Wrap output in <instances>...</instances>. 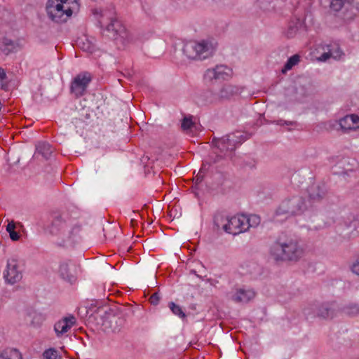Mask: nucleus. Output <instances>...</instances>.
Instances as JSON below:
<instances>
[{
  "label": "nucleus",
  "instance_id": "nucleus-24",
  "mask_svg": "<svg viewBox=\"0 0 359 359\" xmlns=\"http://www.w3.org/2000/svg\"><path fill=\"white\" fill-rule=\"evenodd\" d=\"M215 69L219 79H225L231 72V69L225 65H217Z\"/></svg>",
  "mask_w": 359,
  "mask_h": 359
},
{
  "label": "nucleus",
  "instance_id": "nucleus-8",
  "mask_svg": "<svg viewBox=\"0 0 359 359\" xmlns=\"http://www.w3.org/2000/svg\"><path fill=\"white\" fill-rule=\"evenodd\" d=\"M249 229L247 217L244 215L229 217L224 225V231L228 233L237 235Z\"/></svg>",
  "mask_w": 359,
  "mask_h": 359
},
{
  "label": "nucleus",
  "instance_id": "nucleus-49",
  "mask_svg": "<svg viewBox=\"0 0 359 359\" xmlns=\"http://www.w3.org/2000/svg\"><path fill=\"white\" fill-rule=\"evenodd\" d=\"M155 278L157 280V271L155 273Z\"/></svg>",
  "mask_w": 359,
  "mask_h": 359
},
{
  "label": "nucleus",
  "instance_id": "nucleus-33",
  "mask_svg": "<svg viewBox=\"0 0 359 359\" xmlns=\"http://www.w3.org/2000/svg\"><path fill=\"white\" fill-rule=\"evenodd\" d=\"M205 78L210 81H212V79H219L215 68L208 69L205 73Z\"/></svg>",
  "mask_w": 359,
  "mask_h": 359
},
{
  "label": "nucleus",
  "instance_id": "nucleus-27",
  "mask_svg": "<svg viewBox=\"0 0 359 359\" xmlns=\"http://www.w3.org/2000/svg\"><path fill=\"white\" fill-rule=\"evenodd\" d=\"M43 357L45 359H62V356L59 354L58 351L54 348H50L46 350L43 353Z\"/></svg>",
  "mask_w": 359,
  "mask_h": 359
},
{
  "label": "nucleus",
  "instance_id": "nucleus-7",
  "mask_svg": "<svg viewBox=\"0 0 359 359\" xmlns=\"http://www.w3.org/2000/svg\"><path fill=\"white\" fill-rule=\"evenodd\" d=\"M91 81L92 75L88 72L77 74L71 83L70 93L76 98L83 96Z\"/></svg>",
  "mask_w": 359,
  "mask_h": 359
},
{
  "label": "nucleus",
  "instance_id": "nucleus-43",
  "mask_svg": "<svg viewBox=\"0 0 359 359\" xmlns=\"http://www.w3.org/2000/svg\"><path fill=\"white\" fill-rule=\"evenodd\" d=\"M131 225L135 226L137 224V219L136 218H132L130 220Z\"/></svg>",
  "mask_w": 359,
  "mask_h": 359
},
{
  "label": "nucleus",
  "instance_id": "nucleus-14",
  "mask_svg": "<svg viewBox=\"0 0 359 359\" xmlns=\"http://www.w3.org/2000/svg\"><path fill=\"white\" fill-rule=\"evenodd\" d=\"M336 305L334 302H326L320 304L317 309L316 313L317 316L323 318H333L335 315Z\"/></svg>",
  "mask_w": 359,
  "mask_h": 359
},
{
  "label": "nucleus",
  "instance_id": "nucleus-6",
  "mask_svg": "<svg viewBox=\"0 0 359 359\" xmlns=\"http://www.w3.org/2000/svg\"><path fill=\"white\" fill-rule=\"evenodd\" d=\"M183 53L188 58L192 60H204L214 53L212 45L205 41L201 42L191 41L184 44Z\"/></svg>",
  "mask_w": 359,
  "mask_h": 359
},
{
  "label": "nucleus",
  "instance_id": "nucleus-2",
  "mask_svg": "<svg viewBox=\"0 0 359 359\" xmlns=\"http://www.w3.org/2000/svg\"><path fill=\"white\" fill-rule=\"evenodd\" d=\"M304 254V248L297 238L279 235L269 248V257L276 263L297 262Z\"/></svg>",
  "mask_w": 359,
  "mask_h": 359
},
{
  "label": "nucleus",
  "instance_id": "nucleus-28",
  "mask_svg": "<svg viewBox=\"0 0 359 359\" xmlns=\"http://www.w3.org/2000/svg\"><path fill=\"white\" fill-rule=\"evenodd\" d=\"M118 323L121 325L123 323V319L116 316H113L109 319V323H110V327L112 332H115L120 330V326L117 325Z\"/></svg>",
  "mask_w": 359,
  "mask_h": 359
},
{
  "label": "nucleus",
  "instance_id": "nucleus-48",
  "mask_svg": "<svg viewBox=\"0 0 359 359\" xmlns=\"http://www.w3.org/2000/svg\"><path fill=\"white\" fill-rule=\"evenodd\" d=\"M100 13L97 9L93 10V14L97 15Z\"/></svg>",
  "mask_w": 359,
  "mask_h": 359
},
{
  "label": "nucleus",
  "instance_id": "nucleus-50",
  "mask_svg": "<svg viewBox=\"0 0 359 359\" xmlns=\"http://www.w3.org/2000/svg\"><path fill=\"white\" fill-rule=\"evenodd\" d=\"M100 13L101 16H103V15H104V14H102V11H100Z\"/></svg>",
  "mask_w": 359,
  "mask_h": 359
},
{
  "label": "nucleus",
  "instance_id": "nucleus-21",
  "mask_svg": "<svg viewBox=\"0 0 359 359\" xmlns=\"http://www.w3.org/2000/svg\"><path fill=\"white\" fill-rule=\"evenodd\" d=\"M21 353L15 348H6L0 353V359H21Z\"/></svg>",
  "mask_w": 359,
  "mask_h": 359
},
{
  "label": "nucleus",
  "instance_id": "nucleus-15",
  "mask_svg": "<svg viewBox=\"0 0 359 359\" xmlns=\"http://www.w3.org/2000/svg\"><path fill=\"white\" fill-rule=\"evenodd\" d=\"M255 296V292L252 290L241 288L237 290L231 299L237 303H247L252 299Z\"/></svg>",
  "mask_w": 359,
  "mask_h": 359
},
{
  "label": "nucleus",
  "instance_id": "nucleus-10",
  "mask_svg": "<svg viewBox=\"0 0 359 359\" xmlns=\"http://www.w3.org/2000/svg\"><path fill=\"white\" fill-rule=\"evenodd\" d=\"M104 32L110 39L117 40L118 38L125 39L127 33L125 27L116 19H111V22L107 25Z\"/></svg>",
  "mask_w": 359,
  "mask_h": 359
},
{
  "label": "nucleus",
  "instance_id": "nucleus-16",
  "mask_svg": "<svg viewBox=\"0 0 359 359\" xmlns=\"http://www.w3.org/2000/svg\"><path fill=\"white\" fill-rule=\"evenodd\" d=\"M342 55L343 52L340 48L339 44L333 43L328 46L327 52L323 53L319 57V60L323 62L326 61L330 57H332L335 60H339L340 59Z\"/></svg>",
  "mask_w": 359,
  "mask_h": 359
},
{
  "label": "nucleus",
  "instance_id": "nucleus-25",
  "mask_svg": "<svg viewBox=\"0 0 359 359\" xmlns=\"http://www.w3.org/2000/svg\"><path fill=\"white\" fill-rule=\"evenodd\" d=\"M299 62V56L298 55H294L291 56L284 65L282 69L283 73H285L287 71L291 69L294 65Z\"/></svg>",
  "mask_w": 359,
  "mask_h": 359
},
{
  "label": "nucleus",
  "instance_id": "nucleus-18",
  "mask_svg": "<svg viewBox=\"0 0 359 359\" xmlns=\"http://www.w3.org/2000/svg\"><path fill=\"white\" fill-rule=\"evenodd\" d=\"M36 150L38 154H41L45 159H49L53 149L52 146L46 142H40L36 145Z\"/></svg>",
  "mask_w": 359,
  "mask_h": 359
},
{
  "label": "nucleus",
  "instance_id": "nucleus-12",
  "mask_svg": "<svg viewBox=\"0 0 359 359\" xmlns=\"http://www.w3.org/2000/svg\"><path fill=\"white\" fill-rule=\"evenodd\" d=\"M76 318L74 316L63 318L54 325V330L57 337L66 333L74 324Z\"/></svg>",
  "mask_w": 359,
  "mask_h": 359
},
{
  "label": "nucleus",
  "instance_id": "nucleus-39",
  "mask_svg": "<svg viewBox=\"0 0 359 359\" xmlns=\"http://www.w3.org/2000/svg\"><path fill=\"white\" fill-rule=\"evenodd\" d=\"M149 302L151 305L154 306L157 305V292L152 294V295L149 298Z\"/></svg>",
  "mask_w": 359,
  "mask_h": 359
},
{
  "label": "nucleus",
  "instance_id": "nucleus-3",
  "mask_svg": "<svg viewBox=\"0 0 359 359\" xmlns=\"http://www.w3.org/2000/svg\"><path fill=\"white\" fill-rule=\"evenodd\" d=\"M46 9L52 21L62 23L79 11V4L78 0H48Z\"/></svg>",
  "mask_w": 359,
  "mask_h": 359
},
{
  "label": "nucleus",
  "instance_id": "nucleus-22",
  "mask_svg": "<svg viewBox=\"0 0 359 359\" xmlns=\"http://www.w3.org/2000/svg\"><path fill=\"white\" fill-rule=\"evenodd\" d=\"M342 312L349 316H356L359 315V304H348L342 308Z\"/></svg>",
  "mask_w": 359,
  "mask_h": 359
},
{
  "label": "nucleus",
  "instance_id": "nucleus-31",
  "mask_svg": "<svg viewBox=\"0 0 359 359\" xmlns=\"http://www.w3.org/2000/svg\"><path fill=\"white\" fill-rule=\"evenodd\" d=\"M6 79L7 76L5 70L0 68V88L1 89H5L8 86L6 83Z\"/></svg>",
  "mask_w": 359,
  "mask_h": 359
},
{
  "label": "nucleus",
  "instance_id": "nucleus-5",
  "mask_svg": "<svg viewBox=\"0 0 359 359\" xmlns=\"http://www.w3.org/2000/svg\"><path fill=\"white\" fill-rule=\"evenodd\" d=\"M306 209L305 199L300 196H294L285 199L281 202L277 210L276 215H285L286 217L301 215Z\"/></svg>",
  "mask_w": 359,
  "mask_h": 359
},
{
  "label": "nucleus",
  "instance_id": "nucleus-29",
  "mask_svg": "<svg viewBox=\"0 0 359 359\" xmlns=\"http://www.w3.org/2000/svg\"><path fill=\"white\" fill-rule=\"evenodd\" d=\"M195 126L194 123L192 121V116H190L189 117L185 116L182 121L181 127L183 130H187L191 129L193 127Z\"/></svg>",
  "mask_w": 359,
  "mask_h": 359
},
{
  "label": "nucleus",
  "instance_id": "nucleus-9",
  "mask_svg": "<svg viewBox=\"0 0 359 359\" xmlns=\"http://www.w3.org/2000/svg\"><path fill=\"white\" fill-rule=\"evenodd\" d=\"M4 277L6 282L11 285L19 282L22 279V271L19 269L18 261L15 259L13 258L8 260Z\"/></svg>",
  "mask_w": 359,
  "mask_h": 359
},
{
  "label": "nucleus",
  "instance_id": "nucleus-34",
  "mask_svg": "<svg viewBox=\"0 0 359 359\" xmlns=\"http://www.w3.org/2000/svg\"><path fill=\"white\" fill-rule=\"evenodd\" d=\"M276 124L278 126H297V123L296 121H284L283 119H278L277 121H274Z\"/></svg>",
  "mask_w": 359,
  "mask_h": 359
},
{
  "label": "nucleus",
  "instance_id": "nucleus-30",
  "mask_svg": "<svg viewBox=\"0 0 359 359\" xmlns=\"http://www.w3.org/2000/svg\"><path fill=\"white\" fill-rule=\"evenodd\" d=\"M170 309L172 311V313L177 316H178L181 318H184L186 317V315L184 312L182 311V308L179 306L175 304L173 302L170 303Z\"/></svg>",
  "mask_w": 359,
  "mask_h": 359
},
{
  "label": "nucleus",
  "instance_id": "nucleus-17",
  "mask_svg": "<svg viewBox=\"0 0 359 359\" xmlns=\"http://www.w3.org/2000/svg\"><path fill=\"white\" fill-rule=\"evenodd\" d=\"M59 273L60 277L65 280L73 283L76 281V278L74 273L69 269V264L66 262H62L59 268Z\"/></svg>",
  "mask_w": 359,
  "mask_h": 359
},
{
  "label": "nucleus",
  "instance_id": "nucleus-1",
  "mask_svg": "<svg viewBox=\"0 0 359 359\" xmlns=\"http://www.w3.org/2000/svg\"><path fill=\"white\" fill-rule=\"evenodd\" d=\"M46 230L54 238L56 245L67 247L72 244L79 236L81 226L74 223L67 215L54 213Z\"/></svg>",
  "mask_w": 359,
  "mask_h": 359
},
{
  "label": "nucleus",
  "instance_id": "nucleus-51",
  "mask_svg": "<svg viewBox=\"0 0 359 359\" xmlns=\"http://www.w3.org/2000/svg\"><path fill=\"white\" fill-rule=\"evenodd\" d=\"M358 359H359V358H358Z\"/></svg>",
  "mask_w": 359,
  "mask_h": 359
},
{
  "label": "nucleus",
  "instance_id": "nucleus-20",
  "mask_svg": "<svg viewBox=\"0 0 359 359\" xmlns=\"http://www.w3.org/2000/svg\"><path fill=\"white\" fill-rule=\"evenodd\" d=\"M353 0H330V8L334 12L340 11L343 8L351 6Z\"/></svg>",
  "mask_w": 359,
  "mask_h": 359
},
{
  "label": "nucleus",
  "instance_id": "nucleus-42",
  "mask_svg": "<svg viewBox=\"0 0 359 359\" xmlns=\"http://www.w3.org/2000/svg\"><path fill=\"white\" fill-rule=\"evenodd\" d=\"M82 48L84 50L88 51V52H92L93 50V48L91 46H90L89 44H88L86 48L83 47Z\"/></svg>",
  "mask_w": 359,
  "mask_h": 359
},
{
  "label": "nucleus",
  "instance_id": "nucleus-40",
  "mask_svg": "<svg viewBox=\"0 0 359 359\" xmlns=\"http://www.w3.org/2000/svg\"><path fill=\"white\" fill-rule=\"evenodd\" d=\"M9 233V236L11 239L13 241H17L20 238L19 233L15 231H11Z\"/></svg>",
  "mask_w": 359,
  "mask_h": 359
},
{
  "label": "nucleus",
  "instance_id": "nucleus-38",
  "mask_svg": "<svg viewBox=\"0 0 359 359\" xmlns=\"http://www.w3.org/2000/svg\"><path fill=\"white\" fill-rule=\"evenodd\" d=\"M351 270L353 273L359 276V257L356 259V261L351 266Z\"/></svg>",
  "mask_w": 359,
  "mask_h": 359
},
{
  "label": "nucleus",
  "instance_id": "nucleus-46",
  "mask_svg": "<svg viewBox=\"0 0 359 359\" xmlns=\"http://www.w3.org/2000/svg\"><path fill=\"white\" fill-rule=\"evenodd\" d=\"M160 181H161V182L162 183V184H165V180H164V179H163L160 175H158V183L160 182Z\"/></svg>",
  "mask_w": 359,
  "mask_h": 359
},
{
  "label": "nucleus",
  "instance_id": "nucleus-41",
  "mask_svg": "<svg viewBox=\"0 0 359 359\" xmlns=\"http://www.w3.org/2000/svg\"><path fill=\"white\" fill-rule=\"evenodd\" d=\"M15 224L13 221H11L6 226V231L8 232H10L11 231H15Z\"/></svg>",
  "mask_w": 359,
  "mask_h": 359
},
{
  "label": "nucleus",
  "instance_id": "nucleus-26",
  "mask_svg": "<svg viewBox=\"0 0 359 359\" xmlns=\"http://www.w3.org/2000/svg\"><path fill=\"white\" fill-rule=\"evenodd\" d=\"M340 128L344 131L351 130H355L353 125L352 124V121L349 119L348 116H346L341 118L339 121Z\"/></svg>",
  "mask_w": 359,
  "mask_h": 359
},
{
  "label": "nucleus",
  "instance_id": "nucleus-47",
  "mask_svg": "<svg viewBox=\"0 0 359 359\" xmlns=\"http://www.w3.org/2000/svg\"><path fill=\"white\" fill-rule=\"evenodd\" d=\"M145 158H147V160H148V161H149V160H150V158H149L148 156H146V157H145V156H144V157L142 158V161L143 163H144V160H145Z\"/></svg>",
  "mask_w": 359,
  "mask_h": 359
},
{
  "label": "nucleus",
  "instance_id": "nucleus-4",
  "mask_svg": "<svg viewBox=\"0 0 359 359\" xmlns=\"http://www.w3.org/2000/svg\"><path fill=\"white\" fill-rule=\"evenodd\" d=\"M248 138L247 135L236 131L221 138L214 137L212 140V144L219 149L224 156L232 158L236 147Z\"/></svg>",
  "mask_w": 359,
  "mask_h": 359
},
{
  "label": "nucleus",
  "instance_id": "nucleus-32",
  "mask_svg": "<svg viewBox=\"0 0 359 359\" xmlns=\"http://www.w3.org/2000/svg\"><path fill=\"white\" fill-rule=\"evenodd\" d=\"M248 224L250 226H256L260 222V218L256 215H252L250 217H247Z\"/></svg>",
  "mask_w": 359,
  "mask_h": 359
},
{
  "label": "nucleus",
  "instance_id": "nucleus-45",
  "mask_svg": "<svg viewBox=\"0 0 359 359\" xmlns=\"http://www.w3.org/2000/svg\"><path fill=\"white\" fill-rule=\"evenodd\" d=\"M201 172V171H200V172H199V173H198V174L197 175V176H196V180H197V181H201V180H202L203 177L200 175Z\"/></svg>",
  "mask_w": 359,
  "mask_h": 359
},
{
  "label": "nucleus",
  "instance_id": "nucleus-44",
  "mask_svg": "<svg viewBox=\"0 0 359 359\" xmlns=\"http://www.w3.org/2000/svg\"><path fill=\"white\" fill-rule=\"evenodd\" d=\"M147 4L144 3L142 4V8L144 10V11L148 13L149 8H147Z\"/></svg>",
  "mask_w": 359,
  "mask_h": 359
},
{
  "label": "nucleus",
  "instance_id": "nucleus-19",
  "mask_svg": "<svg viewBox=\"0 0 359 359\" xmlns=\"http://www.w3.org/2000/svg\"><path fill=\"white\" fill-rule=\"evenodd\" d=\"M0 48L4 54L8 55L15 50V44L11 39L4 37L0 42Z\"/></svg>",
  "mask_w": 359,
  "mask_h": 359
},
{
  "label": "nucleus",
  "instance_id": "nucleus-23",
  "mask_svg": "<svg viewBox=\"0 0 359 359\" xmlns=\"http://www.w3.org/2000/svg\"><path fill=\"white\" fill-rule=\"evenodd\" d=\"M229 219V217L225 215L224 213L217 212L214 217V224L217 228V229L222 228L224 230V225L226 222H227Z\"/></svg>",
  "mask_w": 359,
  "mask_h": 359
},
{
  "label": "nucleus",
  "instance_id": "nucleus-13",
  "mask_svg": "<svg viewBox=\"0 0 359 359\" xmlns=\"http://www.w3.org/2000/svg\"><path fill=\"white\" fill-rule=\"evenodd\" d=\"M308 193L312 202H319L325 196L327 191L323 184H313L308 188Z\"/></svg>",
  "mask_w": 359,
  "mask_h": 359
},
{
  "label": "nucleus",
  "instance_id": "nucleus-36",
  "mask_svg": "<svg viewBox=\"0 0 359 359\" xmlns=\"http://www.w3.org/2000/svg\"><path fill=\"white\" fill-rule=\"evenodd\" d=\"M349 119L352 121V124L355 130L359 127V116L355 114L347 115Z\"/></svg>",
  "mask_w": 359,
  "mask_h": 359
},
{
  "label": "nucleus",
  "instance_id": "nucleus-35",
  "mask_svg": "<svg viewBox=\"0 0 359 359\" xmlns=\"http://www.w3.org/2000/svg\"><path fill=\"white\" fill-rule=\"evenodd\" d=\"M297 27L296 25H290L288 27V29L286 32V35L288 38L293 37L297 32Z\"/></svg>",
  "mask_w": 359,
  "mask_h": 359
},
{
  "label": "nucleus",
  "instance_id": "nucleus-11",
  "mask_svg": "<svg viewBox=\"0 0 359 359\" xmlns=\"http://www.w3.org/2000/svg\"><path fill=\"white\" fill-rule=\"evenodd\" d=\"M240 93L238 87L226 84L223 86L217 93L214 94L213 101L222 102L229 100L233 96Z\"/></svg>",
  "mask_w": 359,
  "mask_h": 359
},
{
  "label": "nucleus",
  "instance_id": "nucleus-37",
  "mask_svg": "<svg viewBox=\"0 0 359 359\" xmlns=\"http://www.w3.org/2000/svg\"><path fill=\"white\" fill-rule=\"evenodd\" d=\"M223 157H224L223 156L222 154H215L214 156H210V163H216L217 162H219L221 159L223 158Z\"/></svg>",
  "mask_w": 359,
  "mask_h": 359
}]
</instances>
